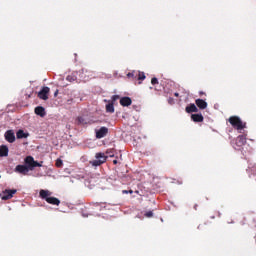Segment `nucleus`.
I'll return each instance as SVG.
<instances>
[{
  "label": "nucleus",
  "mask_w": 256,
  "mask_h": 256,
  "mask_svg": "<svg viewBox=\"0 0 256 256\" xmlns=\"http://www.w3.org/2000/svg\"><path fill=\"white\" fill-rule=\"evenodd\" d=\"M25 165H17L15 167V173H20L21 175H27L30 171H33L35 167H43V162H37L35 161V158L33 156H27L24 159Z\"/></svg>",
  "instance_id": "1"
},
{
  "label": "nucleus",
  "mask_w": 256,
  "mask_h": 256,
  "mask_svg": "<svg viewBox=\"0 0 256 256\" xmlns=\"http://www.w3.org/2000/svg\"><path fill=\"white\" fill-rule=\"evenodd\" d=\"M39 195L41 199H44L49 205H60L61 201L58 198L51 196V191L40 190Z\"/></svg>",
  "instance_id": "2"
},
{
  "label": "nucleus",
  "mask_w": 256,
  "mask_h": 256,
  "mask_svg": "<svg viewBox=\"0 0 256 256\" xmlns=\"http://www.w3.org/2000/svg\"><path fill=\"white\" fill-rule=\"evenodd\" d=\"M230 125L234 127V129H237L238 131H241L242 129H245L247 127V123L243 122L239 116H231L228 119Z\"/></svg>",
  "instance_id": "3"
},
{
  "label": "nucleus",
  "mask_w": 256,
  "mask_h": 256,
  "mask_svg": "<svg viewBox=\"0 0 256 256\" xmlns=\"http://www.w3.org/2000/svg\"><path fill=\"white\" fill-rule=\"evenodd\" d=\"M95 160L91 161L90 164L93 167H99L100 165H103L107 161V156H105V153H96Z\"/></svg>",
  "instance_id": "4"
},
{
  "label": "nucleus",
  "mask_w": 256,
  "mask_h": 256,
  "mask_svg": "<svg viewBox=\"0 0 256 256\" xmlns=\"http://www.w3.org/2000/svg\"><path fill=\"white\" fill-rule=\"evenodd\" d=\"M51 89L47 86L42 87V89L38 92V98L42 99V101H47L49 99V92Z\"/></svg>",
  "instance_id": "5"
},
{
  "label": "nucleus",
  "mask_w": 256,
  "mask_h": 256,
  "mask_svg": "<svg viewBox=\"0 0 256 256\" xmlns=\"http://www.w3.org/2000/svg\"><path fill=\"white\" fill-rule=\"evenodd\" d=\"M15 193H17L16 189H6L3 191V196H2V201H9V199H12L13 195H15Z\"/></svg>",
  "instance_id": "6"
},
{
  "label": "nucleus",
  "mask_w": 256,
  "mask_h": 256,
  "mask_svg": "<svg viewBox=\"0 0 256 256\" xmlns=\"http://www.w3.org/2000/svg\"><path fill=\"white\" fill-rule=\"evenodd\" d=\"M96 139H103V137H107V133H109V128L103 126L99 130H95Z\"/></svg>",
  "instance_id": "7"
},
{
  "label": "nucleus",
  "mask_w": 256,
  "mask_h": 256,
  "mask_svg": "<svg viewBox=\"0 0 256 256\" xmlns=\"http://www.w3.org/2000/svg\"><path fill=\"white\" fill-rule=\"evenodd\" d=\"M4 137L8 143H15V132L13 130L6 131Z\"/></svg>",
  "instance_id": "8"
},
{
  "label": "nucleus",
  "mask_w": 256,
  "mask_h": 256,
  "mask_svg": "<svg viewBox=\"0 0 256 256\" xmlns=\"http://www.w3.org/2000/svg\"><path fill=\"white\" fill-rule=\"evenodd\" d=\"M131 103H133V100H131L130 97H122L120 99V105H122V107H129V105H131Z\"/></svg>",
  "instance_id": "9"
},
{
  "label": "nucleus",
  "mask_w": 256,
  "mask_h": 256,
  "mask_svg": "<svg viewBox=\"0 0 256 256\" xmlns=\"http://www.w3.org/2000/svg\"><path fill=\"white\" fill-rule=\"evenodd\" d=\"M191 119L194 123H203L204 121L203 114H192Z\"/></svg>",
  "instance_id": "10"
},
{
  "label": "nucleus",
  "mask_w": 256,
  "mask_h": 256,
  "mask_svg": "<svg viewBox=\"0 0 256 256\" xmlns=\"http://www.w3.org/2000/svg\"><path fill=\"white\" fill-rule=\"evenodd\" d=\"M245 143H247V138H245V136L240 135L236 138L237 147H243V145H245Z\"/></svg>",
  "instance_id": "11"
},
{
  "label": "nucleus",
  "mask_w": 256,
  "mask_h": 256,
  "mask_svg": "<svg viewBox=\"0 0 256 256\" xmlns=\"http://www.w3.org/2000/svg\"><path fill=\"white\" fill-rule=\"evenodd\" d=\"M34 113H36L39 117H45V115H47V112H45L43 106H37L34 109Z\"/></svg>",
  "instance_id": "12"
},
{
  "label": "nucleus",
  "mask_w": 256,
  "mask_h": 256,
  "mask_svg": "<svg viewBox=\"0 0 256 256\" xmlns=\"http://www.w3.org/2000/svg\"><path fill=\"white\" fill-rule=\"evenodd\" d=\"M9 156V147L7 145L0 146V157H8Z\"/></svg>",
  "instance_id": "13"
},
{
  "label": "nucleus",
  "mask_w": 256,
  "mask_h": 256,
  "mask_svg": "<svg viewBox=\"0 0 256 256\" xmlns=\"http://www.w3.org/2000/svg\"><path fill=\"white\" fill-rule=\"evenodd\" d=\"M186 113H198L199 108L195 104H190L185 108Z\"/></svg>",
  "instance_id": "14"
},
{
  "label": "nucleus",
  "mask_w": 256,
  "mask_h": 256,
  "mask_svg": "<svg viewBox=\"0 0 256 256\" xmlns=\"http://www.w3.org/2000/svg\"><path fill=\"white\" fill-rule=\"evenodd\" d=\"M195 103H196L198 109L203 110L207 107V102L203 99L198 98V99L195 100Z\"/></svg>",
  "instance_id": "15"
},
{
  "label": "nucleus",
  "mask_w": 256,
  "mask_h": 256,
  "mask_svg": "<svg viewBox=\"0 0 256 256\" xmlns=\"http://www.w3.org/2000/svg\"><path fill=\"white\" fill-rule=\"evenodd\" d=\"M17 139H27L29 137V134H26L23 130H18L16 133Z\"/></svg>",
  "instance_id": "16"
},
{
  "label": "nucleus",
  "mask_w": 256,
  "mask_h": 256,
  "mask_svg": "<svg viewBox=\"0 0 256 256\" xmlns=\"http://www.w3.org/2000/svg\"><path fill=\"white\" fill-rule=\"evenodd\" d=\"M106 113H115V104L113 102L106 105Z\"/></svg>",
  "instance_id": "17"
},
{
  "label": "nucleus",
  "mask_w": 256,
  "mask_h": 256,
  "mask_svg": "<svg viewBox=\"0 0 256 256\" xmlns=\"http://www.w3.org/2000/svg\"><path fill=\"white\" fill-rule=\"evenodd\" d=\"M145 78H146L145 72L137 71V77H136V79H137L138 81H145Z\"/></svg>",
  "instance_id": "18"
},
{
  "label": "nucleus",
  "mask_w": 256,
  "mask_h": 256,
  "mask_svg": "<svg viewBox=\"0 0 256 256\" xmlns=\"http://www.w3.org/2000/svg\"><path fill=\"white\" fill-rule=\"evenodd\" d=\"M66 79L70 83H75V82H77V75H75V74L68 75Z\"/></svg>",
  "instance_id": "19"
},
{
  "label": "nucleus",
  "mask_w": 256,
  "mask_h": 256,
  "mask_svg": "<svg viewBox=\"0 0 256 256\" xmlns=\"http://www.w3.org/2000/svg\"><path fill=\"white\" fill-rule=\"evenodd\" d=\"M127 77L132 78V79H137V71H132L127 74Z\"/></svg>",
  "instance_id": "20"
},
{
  "label": "nucleus",
  "mask_w": 256,
  "mask_h": 256,
  "mask_svg": "<svg viewBox=\"0 0 256 256\" xmlns=\"http://www.w3.org/2000/svg\"><path fill=\"white\" fill-rule=\"evenodd\" d=\"M78 123L80 125H87V121H85V118L83 117H78Z\"/></svg>",
  "instance_id": "21"
},
{
  "label": "nucleus",
  "mask_w": 256,
  "mask_h": 256,
  "mask_svg": "<svg viewBox=\"0 0 256 256\" xmlns=\"http://www.w3.org/2000/svg\"><path fill=\"white\" fill-rule=\"evenodd\" d=\"M56 167H63V160L57 159L56 160Z\"/></svg>",
  "instance_id": "22"
},
{
  "label": "nucleus",
  "mask_w": 256,
  "mask_h": 256,
  "mask_svg": "<svg viewBox=\"0 0 256 256\" xmlns=\"http://www.w3.org/2000/svg\"><path fill=\"white\" fill-rule=\"evenodd\" d=\"M119 100V95H113L111 98V103L115 105V101Z\"/></svg>",
  "instance_id": "23"
},
{
  "label": "nucleus",
  "mask_w": 256,
  "mask_h": 256,
  "mask_svg": "<svg viewBox=\"0 0 256 256\" xmlns=\"http://www.w3.org/2000/svg\"><path fill=\"white\" fill-rule=\"evenodd\" d=\"M151 84L152 85H159V80L154 77V78L151 79Z\"/></svg>",
  "instance_id": "24"
},
{
  "label": "nucleus",
  "mask_w": 256,
  "mask_h": 256,
  "mask_svg": "<svg viewBox=\"0 0 256 256\" xmlns=\"http://www.w3.org/2000/svg\"><path fill=\"white\" fill-rule=\"evenodd\" d=\"M144 217L151 218L153 217V211H148L144 214Z\"/></svg>",
  "instance_id": "25"
},
{
  "label": "nucleus",
  "mask_w": 256,
  "mask_h": 256,
  "mask_svg": "<svg viewBox=\"0 0 256 256\" xmlns=\"http://www.w3.org/2000/svg\"><path fill=\"white\" fill-rule=\"evenodd\" d=\"M169 105H175V99L173 97L168 98Z\"/></svg>",
  "instance_id": "26"
},
{
  "label": "nucleus",
  "mask_w": 256,
  "mask_h": 256,
  "mask_svg": "<svg viewBox=\"0 0 256 256\" xmlns=\"http://www.w3.org/2000/svg\"><path fill=\"white\" fill-rule=\"evenodd\" d=\"M122 193H123L124 195H127V194L129 193V190H123Z\"/></svg>",
  "instance_id": "27"
},
{
  "label": "nucleus",
  "mask_w": 256,
  "mask_h": 256,
  "mask_svg": "<svg viewBox=\"0 0 256 256\" xmlns=\"http://www.w3.org/2000/svg\"><path fill=\"white\" fill-rule=\"evenodd\" d=\"M58 93H59V90H56L54 93V97H57Z\"/></svg>",
  "instance_id": "28"
},
{
  "label": "nucleus",
  "mask_w": 256,
  "mask_h": 256,
  "mask_svg": "<svg viewBox=\"0 0 256 256\" xmlns=\"http://www.w3.org/2000/svg\"><path fill=\"white\" fill-rule=\"evenodd\" d=\"M174 97H179V93H178V92H175V93H174Z\"/></svg>",
  "instance_id": "29"
},
{
  "label": "nucleus",
  "mask_w": 256,
  "mask_h": 256,
  "mask_svg": "<svg viewBox=\"0 0 256 256\" xmlns=\"http://www.w3.org/2000/svg\"><path fill=\"white\" fill-rule=\"evenodd\" d=\"M73 101V99H68L67 100V103H69V105H70V103Z\"/></svg>",
  "instance_id": "30"
},
{
  "label": "nucleus",
  "mask_w": 256,
  "mask_h": 256,
  "mask_svg": "<svg viewBox=\"0 0 256 256\" xmlns=\"http://www.w3.org/2000/svg\"><path fill=\"white\" fill-rule=\"evenodd\" d=\"M128 193H130V195H133V190H129Z\"/></svg>",
  "instance_id": "31"
},
{
  "label": "nucleus",
  "mask_w": 256,
  "mask_h": 256,
  "mask_svg": "<svg viewBox=\"0 0 256 256\" xmlns=\"http://www.w3.org/2000/svg\"><path fill=\"white\" fill-rule=\"evenodd\" d=\"M68 207H70V209H75L74 205H71V206H68Z\"/></svg>",
  "instance_id": "32"
},
{
  "label": "nucleus",
  "mask_w": 256,
  "mask_h": 256,
  "mask_svg": "<svg viewBox=\"0 0 256 256\" xmlns=\"http://www.w3.org/2000/svg\"><path fill=\"white\" fill-rule=\"evenodd\" d=\"M114 165H117V160H113Z\"/></svg>",
  "instance_id": "33"
},
{
  "label": "nucleus",
  "mask_w": 256,
  "mask_h": 256,
  "mask_svg": "<svg viewBox=\"0 0 256 256\" xmlns=\"http://www.w3.org/2000/svg\"><path fill=\"white\" fill-rule=\"evenodd\" d=\"M194 209L197 211V204H196V205H194Z\"/></svg>",
  "instance_id": "34"
},
{
  "label": "nucleus",
  "mask_w": 256,
  "mask_h": 256,
  "mask_svg": "<svg viewBox=\"0 0 256 256\" xmlns=\"http://www.w3.org/2000/svg\"><path fill=\"white\" fill-rule=\"evenodd\" d=\"M200 95H205V92H200Z\"/></svg>",
  "instance_id": "35"
}]
</instances>
